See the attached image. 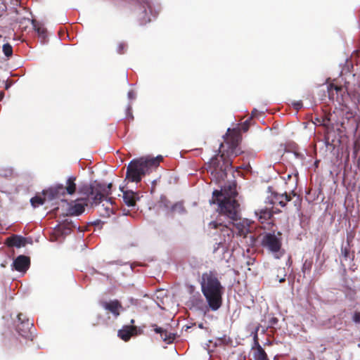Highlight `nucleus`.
<instances>
[{
    "label": "nucleus",
    "mask_w": 360,
    "mask_h": 360,
    "mask_svg": "<svg viewBox=\"0 0 360 360\" xmlns=\"http://www.w3.org/2000/svg\"><path fill=\"white\" fill-rule=\"evenodd\" d=\"M151 326L154 328V331L155 333L160 335V337L164 342H165L167 344H170L172 342V338L167 337V332L166 330L158 326L156 324H153Z\"/></svg>",
    "instance_id": "19"
},
{
    "label": "nucleus",
    "mask_w": 360,
    "mask_h": 360,
    "mask_svg": "<svg viewBox=\"0 0 360 360\" xmlns=\"http://www.w3.org/2000/svg\"><path fill=\"white\" fill-rule=\"evenodd\" d=\"M2 51L4 54L7 57L9 58L13 55V48L12 46L6 43L3 45Z\"/></svg>",
    "instance_id": "29"
},
{
    "label": "nucleus",
    "mask_w": 360,
    "mask_h": 360,
    "mask_svg": "<svg viewBox=\"0 0 360 360\" xmlns=\"http://www.w3.org/2000/svg\"><path fill=\"white\" fill-rule=\"evenodd\" d=\"M238 193L235 184L224 186L221 190H214L210 203L217 204L220 214L230 219V223L237 229L238 234L244 237L250 232L247 220H241L240 205L235 199Z\"/></svg>",
    "instance_id": "1"
},
{
    "label": "nucleus",
    "mask_w": 360,
    "mask_h": 360,
    "mask_svg": "<svg viewBox=\"0 0 360 360\" xmlns=\"http://www.w3.org/2000/svg\"><path fill=\"white\" fill-rule=\"evenodd\" d=\"M209 227L210 229H219L224 236L226 235L229 237L231 235H233V230L230 229L227 225L223 224L222 223L216 221H210L209 223Z\"/></svg>",
    "instance_id": "16"
},
{
    "label": "nucleus",
    "mask_w": 360,
    "mask_h": 360,
    "mask_svg": "<svg viewBox=\"0 0 360 360\" xmlns=\"http://www.w3.org/2000/svg\"><path fill=\"white\" fill-rule=\"evenodd\" d=\"M4 96V94L2 92L0 93V101H1L3 99Z\"/></svg>",
    "instance_id": "48"
},
{
    "label": "nucleus",
    "mask_w": 360,
    "mask_h": 360,
    "mask_svg": "<svg viewBox=\"0 0 360 360\" xmlns=\"http://www.w3.org/2000/svg\"><path fill=\"white\" fill-rule=\"evenodd\" d=\"M105 202L103 203L101 205V207H100V210L98 212H100L101 216L104 217H108L112 214H113L112 208L110 207V205H112L113 204V202L112 204H110V203H108L106 201H105Z\"/></svg>",
    "instance_id": "21"
},
{
    "label": "nucleus",
    "mask_w": 360,
    "mask_h": 360,
    "mask_svg": "<svg viewBox=\"0 0 360 360\" xmlns=\"http://www.w3.org/2000/svg\"><path fill=\"white\" fill-rule=\"evenodd\" d=\"M255 360H269L264 349L260 345H258L257 352H255Z\"/></svg>",
    "instance_id": "24"
},
{
    "label": "nucleus",
    "mask_w": 360,
    "mask_h": 360,
    "mask_svg": "<svg viewBox=\"0 0 360 360\" xmlns=\"http://www.w3.org/2000/svg\"><path fill=\"white\" fill-rule=\"evenodd\" d=\"M335 86H336V85H335L333 84H330L327 86L328 97L330 99L333 98V96H334L333 91H334V89Z\"/></svg>",
    "instance_id": "31"
},
{
    "label": "nucleus",
    "mask_w": 360,
    "mask_h": 360,
    "mask_svg": "<svg viewBox=\"0 0 360 360\" xmlns=\"http://www.w3.org/2000/svg\"><path fill=\"white\" fill-rule=\"evenodd\" d=\"M276 321H277V319H273V320H272V322H273V323H276Z\"/></svg>",
    "instance_id": "53"
},
{
    "label": "nucleus",
    "mask_w": 360,
    "mask_h": 360,
    "mask_svg": "<svg viewBox=\"0 0 360 360\" xmlns=\"http://www.w3.org/2000/svg\"><path fill=\"white\" fill-rule=\"evenodd\" d=\"M342 255H343V257L345 258H347L349 257V252L348 250H347L346 248L345 249H342Z\"/></svg>",
    "instance_id": "39"
},
{
    "label": "nucleus",
    "mask_w": 360,
    "mask_h": 360,
    "mask_svg": "<svg viewBox=\"0 0 360 360\" xmlns=\"http://www.w3.org/2000/svg\"><path fill=\"white\" fill-rule=\"evenodd\" d=\"M31 22L34 30L38 34V37L41 39V43L45 44L47 38L46 29L43 25L37 23L34 20H32Z\"/></svg>",
    "instance_id": "17"
},
{
    "label": "nucleus",
    "mask_w": 360,
    "mask_h": 360,
    "mask_svg": "<svg viewBox=\"0 0 360 360\" xmlns=\"http://www.w3.org/2000/svg\"><path fill=\"white\" fill-rule=\"evenodd\" d=\"M134 5V13L141 25H146L155 20L160 6H156L153 0H130Z\"/></svg>",
    "instance_id": "3"
},
{
    "label": "nucleus",
    "mask_w": 360,
    "mask_h": 360,
    "mask_svg": "<svg viewBox=\"0 0 360 360\" xmlns=\"http://www.w3.org/2000/svg\"><path fill=\"white\" fill-rule=\"evenodd\" d=\"M76 176H70L66 180V186H65L67 194L72 195L75 193L77 190V184L75 183Z\"/></svg>",
    "instance_id": "18"
},
{
    "label": "nucleus",
    "mask_w": 360,
    "mask_h": 360,
    "mask_svg": "<svg viewBox=\"0 0 360 360\" xmlns=\"http://www.w3.org/2000/svg\"><path fill=\"white\" fill-rule=\"evenodd\" d=\"M292 174H294L295 177L296 178V179H295V183H297V175H298V173H297V172H296V173H295V174H292H292H287V176H286L285 177H284V180H285V181H288V180H289V179L292 177Z\"/></svg>",
    "instance_id": "38"
},
{
    "label": "nucleus",
    "mask_w": 360,
    "mask_h": 360,
    "mask_svg": "<svg viewBox=\"0 0 360 360\" xmlns=\"http://www.w3.org/2000/svg\"><path fill=\"white\" fill-rule=\"evenodd\" d=\"M218 341L220 342L222 345H229L231 342V340L229 338H226V335L218 338Z\"/></svg>",
    "instance_id": "32"
},
{
    "label": "nucleus",
    "mask_w": 360,
    "mask_h": 360,
    "mask_svg": "<svg viewBox=\"0 0 360 360\" xmlns=\"http://www.w3.org/2000/svg\"><path fill=\"white\" fill-rule=\"evenodd\" d=\"M95 185L97 188V195L91 198V205L97 206L103 201L112 204L113 202L112 199L108 197L111 194L112 183L106 184L96 180Z\"/></svg>",
    "instance_id": "7"
},
{
    "label": "nucleus",
    "mask_w": 360,
    "mask_h": 360,
    "mask_svg": "<svg viewBox=\"0 0 360 360\" xmlns=\"http://www.w3.org/2000/svg\"><path fill=\"white\" fill-rule=\"evenodd\" d=\"M249 127H250L249 120H246V121H245V122L243 123L242 127H241V129H242L243 131H248V130Z\"/></svg>",
    "instance_id": "36"
},
{
    "label": "nucleus",
    "mask_w": 360,
    "mask_h": 360,
    "mask_svg": "<svg viewBox=\"0 0 360 360\" xmlns=\"http://www.w3.org/2000/svg\"><path fill=\"white\" fill-rule=\"evenodd\" d=\"M200 285L209 308L212 311H217L222 304L223 287L220 281L212 272L204 273Z\"/></svg>",
    "instance_id": "2"
},
{
    "label": "nucleus",
    "mask_w": 360,
    "mask_h": 360,
    "mask_svg": "<svg viewBox=\"0 0 360 360\" xmlns=\"http://www.w3.org/2000/svg\"><path fill=\"white\" fill-rule=\"evenodd\" d=\"M163 199L166 200V198H165V197H164V198H163V197H162V198H161V200H163Z\"/></svg>",
    "instance_id": "55"
},
{
    "label": "nucleus",
    "mask_w": 360,
    "mask_h": 360,
    "mask_svg": "<svg viewBox=\"0 0 360 360\" xmlns=\"http://www.w3.org/2000/svg\"><path fill=\"white\" fill-rule=\"evenodd\" d=\"M258 112V110L256 108H254L252 111V117H256Z\"/></svg>",
    "instance_id": "41"
},
{
    "label": "nucleus",
    "mask_w": 360,
    "mask_h": 360,
    "mask_svg": "<svg viewBox=\"0 0 360 360\" xmlns=\"http://www.w3.org/2000/svg\"><path fill=\"white\" fill-rule=\"evenodd\" d=\"M100 222H101V221H100V220H96V221H94V224L95 225H96V224H98Z\"/></svg>",
    "instance_id": "51"
},
{
    "label": "nucleus",
    "mask_w": 360,
    "mask_h": 360,
    "mask_svg": "<svg viewBox=\"0 0 360 360\" xmlns=\"http://www.w3.org/2000/svg\"><path fill=\"white\" fill-rule=\"evenodd\" d=\"M255 214L262 222L266 220L271 216V213L267 208L260 209L255 211Z\"/></svg>",
    "instance_id": "23"
},
{
    "label": "nucleus",
    "mask_w": 360,
    "mask_h": 360,
    "mask_svg": "<svg viewBox=\"0 0 360 360\" xmlns=\"http://www.w3.org/2000/svg\"><path fill=\"white\" fill-rule=\"evenodd\" d=\"M311 265H312L311 262H308L307 260H306L302 265V271L304 274H306L307 272L310 271V270L311 269Z\"/></svg>",
    "instance_id": "30"
},
{
    "label": "nucleus",
    "mask_w": 360,
    "mask_h": 360,
    "mask_svg": "<svg viewBox=\"0 0 360 360\" xmlns=\"http://www.w3.org/2000/svg\"><path fill=\"white\" fill-rule=\"evenodd\" d=\"M280 232L277 233H266L262 239V245L266 248L269 251L273 253L275 259H280L283 253L281 252V238Z\"/></svg>",
    "instance_id": "6"
},
{
    "label": "nucleus",
    "mask_w": 360,
    "mask_h": 360,
    "mask_svg": "<svg viewBox=\"0 0 360 360\" xmlns=\"http://www.w3.org/2000/svg\"><path fill=\"white\" fill-rule=\"evenodd\" d=\"M292 105L293 108L297 110H299L303 106L302 102L301 101H294L292 102Z\"/></svg>",
    "instance_id": "35"
},
{
    "label": "nucleus",
    "mask_w": 360,
    "mask_h": 360,
    "mask_svg": "<svg viewBox=\"0 0 360 360\" xmlns=\"http://www.w3.org/2000/svg\"><path fill=\"white\" fill-rule=\"evenodd\" d=\"M285 276H286V274H284L283 276L279 279V283H283L285 281Z\"/></svg>",
    "instance_id": "44"
},
{
    "label": "nucleus",
    "mask_w": 360,
    "mask_h": 360,
    "mask_svg": "<svg viewBox=\"0 0 360 360\" xmlns=\"http://www.w3.org/2000/svg\"><path fill=\"white\" fill-rule=\"evenodd\" d=\"M129 302L131 304H136L137 300L133 297L129 298Z\"/></svg>",
    "instance_id": "40"
},
{
    "label": "nucleus",
    "mask_w": 360,
    "mask_h": 360,
    "mask_svg": "<svg viewBox=\"0 0 360 360\" xmlns=\"http://www.w3.org/2000/svg\"><path fill=\"white\" fill-rule=\"evenodd\" d=\"M131 328L129 326H124L117 332V336L122 340L127 342L131 337Z\"/></svg>",
    "instance_id": "20"
},
{
    "label": "nucleus",
    "mask_w": 360,
    "mask_h": 360,
    "mask_svg": "<svg viewBox=\"0 0 360 360\" xmlns=\"http://www.w3.org/2000/svg\"><path fill=\"white\" fill-rule=\"evenodd\" d=\"M198 328H201V329L204 328L203 323H199V324H198Z\"/></svg>",
    "instance_id": "47"
},
{
    "label": "nucleus",
    "mask_w": 360,
    "mask_h": 360,
    "mask_svg": "<svg viewBox=\"0 0 360 360\" xmlns=\"http://www.w3.org/2000/svg\"><path fill=\"white\" fill-rule=\"evenodd\" d=\"M126 117L130 119H133L134 116L131 113V104H128L126 108Z\"/></svg>",
    "instance_id": "34"
},
{
    "label": "nucleus",
    "mask_w": 360,
    "mask_h": 360,
    "mask_svg": "<svg viewBox=\"0 0 360 360\" xmlns=\"http://www.w3.org/2000/svg\"><path fill=\"white\" fill-rule=\"evenodd\" d=\"M68 231H69V229L65 228L64 231L62 232V233H67Z\"/></svg>",
    "instance_id": "49"
},
{
    "label": "nucleus",
    "mask_w": 360,
    "mask_h": 360,
    "mask_svg": "<svg viewBox=\"0 0 360 360\" xmlns=\"http://www.w3.org/2000/svg\"><path fill=\"white\" fill-rule=\"evenodd\" d=\"M162 160V155H158L155 158H147V161H148V165H150V168L157 167Z\"/></svg>",
    "instance_id": "26"
},
{
    "label": "nucleus",
    "mask_w": 360,
    "mask_h": 360,
    "mask_svg": "<svg viewBox=\"0 0 360 360\" xmlns=\"http://www.w3.org/2000/svg\"><path fill=\"white\" fill-rule=\"evenodd\" d=\"M45 201L44 198L40 196L36 195L30 199V203L34 207H37L39 205H44Z\"/></svg>",
    "instance_id": "28"
},
{
    "label": "nucleus",
    "mask_w": 360,
    "mask_h": 360,
    "mask_svg": "<svg viewBox=\"0 0 360 360\" xmlns=\"http://www.w3.org/2000/svg\"><path fill=\"white\" fill-rule=\"evenodd\" d=\"M212 341L211 340H210L208 341V343L206 344V347H209L210 346V343H211Z\"/></svg>",
    "instance_id": "52"
},
{
    "label": "nucleus",
    "mask_w": 360,
    "mask_h": 360,
    "mask_svg": "<svg viewBox=\"0 0 360 360\" xmlns=\"http://www.w3.org/2000/svg\"><path fill=\"white\" fill-rule=\"evenodd\" d=\"M342 86H337V85H336V86H335V89H334V91H336V93H338V92L341 91H342Z\"/></svg>",
    "instance_id": "42"
},
{
    "label": "nucleus",
    "mask_w": 360,
    "mask_h": 360,
    "mask_svg": "<svg viewBox=\"0 0 360 360\" xmlns=\"http://www.w3.org/2000/svg\"><path fill=\"white\" fill-rule=\"evenodd\" d=\"M150 169L147 158H134L128 164L126 179L131 182H140Z\"/></svg>",
    "instance_id": "4"
},
{
    "label": "nucleus",
    "mask_w": 360,
    "mask_h": 360,
    "mask_svg": "<svg viewBox=\"0 0 360 360\" xmlns=\"http://www.w3.org/2000/svg\"><path fill=\"white\" fill-rule=\"evenodd\" d=\"M128 49V44L125 41H120L117 44L116 46V52L118 54L122 55L124 54Z\"/></svg>",
    "instance_id": "27"
},
{
    "label": "nucleus",
    "mask_w": 360,
    "mask_h": 360,
    "mask_svg": "<svg viewBox=\"0 0 360 360\" xmlns=\"http://www.w3.org/2000/svg\"><path fill=\"white\" fill-rule=\"evenodd\" d=\"M42 193L44 195V198L49 200L64 197L67 194L65 186L63 184H56L48 189L44 190Z\"/></svg>",
    "instance_id": "10"
},
{
    "label": "nucleus",
    "mask_w": 360,
    "mask_h": 360,
    "mask_svg": "<svg viewBox=\"0 0 360 360\" xmlns=\"http://www.w3.org/2000/svg\"><path fill=\"white\" fill-rule=\"evenodd\" d=\"M78 193L81 195H86L88 199L86 200L91 204V198L97 195V188H96L95 181L91 184L84 183L79 186Z\"/></svg>",
    "instance_id": "12"
},
{
    "label": "nucleus",
    "mask_w": 360,
    "mask_h": 360,
    "mask_svg": "<svg viewBox=\"0 0 360 360\" xmlns=\"http://www.w3.org/2000/svg\"><path fill=\"white\" fill-rule=\"evenodd\" d=\"M87 205L86 200L78 199L75 204L69 208V213L71 215L79 216L84 211V207Z\"/></svg>",
    "instance_id": "14"
},
{
    "label": "nucleus",
    "mask_w": 360,
    "mask_h": 360,
    "mask_svg": "<svg viewBox=\"0 0 360 360\" xmlns=\"http://www.w3.org/2000/svg\"><path fill=\"white\" fill-rule=\"evenodd\" d=\"M216 244H217L218 246H219V245H221V243H216ZM218 248H219V247H214V251H213V252H215L217 250V249H218Z\"/></svg>",
    "instance_id": "46"
},
{
    "label": "nucleus",
    "mask_w": 360,
    "mask_h": 360,
    "mask_svg": "<svg viewBox=\"0 0 360 360\" xmlns=\"http://www.w3.org/2000/svg\"><path fill=\"white\" fill-rule=\"evenodd\" d=\"M127 97L129 100L135 99L136 93L133 90H130L127 94Z\"/></svg>",
    "instance_id": "37"
},
{
    "label": "nucleus",
    "mask_w": 360,
    "mask_h": 360,
    "mask_svg": "<svg viewBox=\"0 0 360 360\" xmlns=\"http://www.w3.org/2000/svg\"><path fill=\"white\" fill-rule=\"evenodd\" d=\"M99 305L108 314H111L114 319H117L120 312L124 310L121 302L118 300H101L99 301Z\"/></svg>",
    "instance_id": "9"
},
{
    "label": "nucleus",
    "mask_w": 360,
    "mask_h": 360,
    "mask_svg": "<svg viewBox=\"0 0 360 360\" xmlns=\"http://www.w3.org/2000/svg\"><path fill=\"white\" fill-rule=\"evenodd\" d=\"M30 265V257L24 255H18L13 262L11 268L13 270L25 274Z\"/></svg>",
    "instance_id": "11"
},
{
    "label": "nucleus",
    "mask_w": 360,
    "mask_h": 360,
    "mask_svg": "<svg viewBox=\"0 0 360 360\" xmlns=\"http://www.w3.org/2000/svg\"><path fill=\"white\" fill-rule=\"evenodd\" d=\"M120 191L122 192V198L124 203L128 207H134L136 202L139 200V194L132 190H124V187H120Z\"/></svg>",
    "instance_id": "13"
},
{
    "label": "nucleus",
    "mask_w": 360,
    "mask_h": 360,
    "mask_svg": "<svg viewBox=\"0 0 360 360\" xmlns=\"http://www.w3.org/2000/svg\"><path fill=\"white\" fill-rule=\"evenodd\" d=\"M221 345H223L220 342L218 341V339H217V340L214 343V346L218 347V346H221Z\"/></svg>",
    "instance_id": "43"
},
{
    "label": "nucleus",
    "mask_w": 360,
    "mask_h": 360,
    "mask_svg": "<svg viewBox=\"0 0 360 360\" xmlns=\"http://www.w3.org/2000/svg\"><path fill=\"white\" fill-rule=\"evenodd\" d=\"M210 165L213 167L211 172L212 175L217 181L224 180L227 176V169L231 168L232 162L226 159L224 155H215L210 162Z\"/></svg>",
    "instance_id": "5"
},
{
    "label": "nucleus",
    "mask_w": 360,
    "mask_h": 360,
    "mask_svg": "<svg viewBox=\"0 0 360 360\" xmlns=\"http://www.w3.org/2000/svg\"><path fill=\"white\" fill-rule=\"evenodd\" d=\"M130 323H131V324H133V323H134V319H131V321H130Z\"/></svg>",
    "instance_id": "54"
},
{
    "label": "nucleus",
    "mask_w": 360,
    "mask_h": 360,
    "mask_svg": "<svg viewBox=\"0 0 360 360\" xmlns=\"http://www.w3.org/2000/svg\"><path fill=\"white\" fill-rule=\"evenodd\" d=\"M352 321L355 323L360 324V312L359 311H355L352 316Z\"/></svg>",
    "instance_id": "33"
},
{
    "label": "nucleus",
    "mask_w": 360,
    "mask_h": 360,
    "mask_svg": "<svg viewBox=\"0 0 360 360\" xmlns=\"http://www.w3.org/2000/svg\"><path fill=\"white\" fill-rule=\"evenodd\" d=\"M276 199L278 201V204L284 207L286 205V202L291 200V197L286 192L283 194H277Z\"/></svg>",
    "instance_id": "22"
},
{
    "label": "nucleus",
    "mask_w": 360,
    "mask_h": 360,
    "mask_svg": "<svg viewBox=\"0 0 360 360\" xmlns=\"http://www.w3.org/2000/svg\"><path fill=\"white\" fill-rule=\"evenodd\" d=\"M171 210L172 212H176L181 215L185 214L186 213V210L181 202H178L174 204L171 207Z\"/></svg>",
    "instance_id": "25"
},
{
    "label": "nucleus",
    "mask_w": 360,
    "mask_h": 360,
    "mask_svg": "<svg viewBox=\"0 0 360 360\" xmlns=\"http://www.w3.org/2000/svg\"><path fill=\"white\" fill-rule=\"evenodd\" d=\"M7 245L11 247H16L18 248L24 247L27 243L26 238L20 235H13L7 238Z\"/></svg>",
    "instance_id": "15"
},
{
    "label": "nucleus",
    "mask_w": 360,
    "mask_h": 360,
    "mask_svg": "<svg viewBox=\"0 0 360 360\" xmlns=\"http://www.w3.org/2000/svg\"><path fill=\"white\" fill-rule=\"evenodd\" d=\"M167 337L172 338V341H173L174 340V338H175V334H174V333H167Z\"/></svg>",
    "instance_id": "45"
},
{
    "label": "nucleus",
    "mask_w": 360,
    "mask_h": 360,
    "mask_svg": "<svg viewBox=\"0 0 360 360\" xmlns=\"http://www.w3.org/2000/svg\"><path fill=\"white\" fill-rule=\"evenodd\" d=\"M10 86H11V84H6L5 88H6V89H8V88H9Z\"/></svg>",
    "instance_id": "50"
},
{
    "label": "nucleus",
    "mask_w": 360,
    "mask_h": 360,
    "mask_svg": "<svg viewBox=\"0 0 360 360\" xmlns=\"http://www.w3.org/2000/svg\"><path fill=\"white\" fill-rule=\"evenodd\" d=\"M17 318L18 321L16 326L17 333L19 335L29 339L32 335L31 328L33 326V323L22 313L18 314Z\"/></svg>",
    "instance_id": "8"
}]
</instances>
